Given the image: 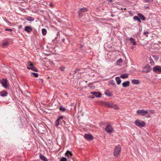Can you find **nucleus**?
<instances>
[{
    "mask_svg": "<svg viewBox=\"0 0 161 161\" xmlns=\"http://www.w3.org/2000/svg\"><path fill=\"white\" fill-rule=\"evenodd\" d=\"M126 9V8H124V9H125V10Z\"/></svg>",
    "mask_w": 161,
    "mask_h": 161,
    "instance_id": "55",
    "label": "nucleus"
},
{
    "mask_svg": "<svg viewBox=\"0 0 161 161\" xmlns=\"http://www.w3.org/2000/svg\"><path fill=\"white\" fill-rule=\"evenodd\" d=\"M151 70L150 66L149 65L147 64L143 68L142 72L143 73H147L150 72Z\"/></svg>",
    "mask_w": 161,
    "mask_h": 161,
    "instance_id": "6",
    "label": "nucleus"
},
{
    "mask_svg": "<svg viewBox=\"0 0 161 161\" xmlns=\"http://www.w3.org/2000/svg\"><path fill=\"white\" fill-rule=\"evenodd\" d=\"M120 77L122 79L126 78L128 77V75L127 73L121 74L120 75Z\"/></svg>",
    "mask_w": 161,
    "mask_h": 161,
    "instance_id": "20",
    "label": "nucleus"
},
{
    "mask_svg": "<svg viewBox=\"0 0 161 161\" xmlns=\"http://www.w3.org/2000/svg\"><path fill=\"white\" fill-rule=\"evenodd\" d=\"M8 92L4 91H3L1 92V95L2 97L6 96L7 95Z\"/></svg>",
    "mask_w": 161,
    "mask_h": 161,
    "instance_id": "22",
    "label": "nucleus"
},
{
    "mask_svg": "<svg viewBox=\"0 0 161 161\" xmlns=\"http://www.w3.org/2000/svg\"><path fill=\"white\" fill-rule=\"evenodd\" d=\"M50 5L52 7L53 6V5L51 3L50 4Z\"/></svg>",
    "mask_w": 161,
    "mask_h": 161,
    "instance_id": "49",
    "label": "nucleus"
},
{
    "mask_svg": "<svg viewBox=\"0 0 161 161\" xmlns=\"http://www.w3.org/2000/svg\"><path fill=\"white\" fill-rule=\"evenodd\" d=\"M150 64L152 65H154V62L153 61V60L151 58V59H150Z\"/></svg>",
    "mask_w": 161,
    "mask_h": 161,
    "instance_id": "35",
    "label": "nucleus"
},
{
    "mask_svg": "<svg viewBox=\"0 0 161 161\" xmlns=\"http://www.w3.org/2000/svg\"><path fill=\"white\" fill-rule=\"evenodd\" d=\"M8 81L6 79H3L2 81H1V84L3 87L5 88H8L7 86Z\"/></svg>",
    "mask_w": 161,
    "mask_h": 161,
    "instance_id": "10",
    "label": "nucleus"
},
{
    "mask_svg": "<svg viewBox=\"0 0 161 161\" xmlns=\"http://www.w3.org/2000/svg\"><path fill=\"white\" fill-rule=\"evenodd\" d=\"M105 94L106 95L108 96V97H111L112 96L111 94L108 92L106 91Z\"/></svg>",
    "mask_w": 161,
    "mask_h": 161,
    "instance_id": "29",
    "label": "nucleus"
},
{
    "mask_svg": "<svg viewBox=\"0 0 161 161\" xmlns=\"http://www.w3.org/2000/svg\"><path fill=\"white\" fill-rule=\"evenodd\" d=\"M32 30V28L30 26H27L25 27V31L28 33L31 32Z\"/></svg>",
    "mask_w": 161,
    "mask_h": 161,
    "instance_id": "14",
    "label": "nucleus"
},
{
    "mask_svg": "<svg viewBox=\"0 0 161 161\" xmlns=\"http://www.w3.org/2000/svg\"><path fill=\"white\" fill-rule=\"evenodd\" d=\"M89 98H94V97H93V96L90 97H89Z\"/></svg>",
    "mask_w": 161,
    "mask_h": 161,
    "instance_id": "48",
    "label": "nucleus"
},
{
    "mask_svg": "<svg viewBox=\"0 0 161 161\" xmlns=\"http://www.w3.org/2000/svg\"><path fill=\"white\" fill-rule=\"evenodd\" d=\"M135 124L139 127H144L145 125V123L144 121L139 120H136L135 121Z\"/></svg>",
    "mask_w": 161,
    "mask_h": 161,
    "instance_id": "4",
    "label": "nucleus"
},
{
    "mask_svg": "<svg viewBox=\"0 0 161 161\" xmlns=\"http://www.w3.org/2000/svg\"><path fill=\"white\" fill-rule=\"evenodd\" d=\"M106 0L109 3H110L112 2V0Z\"/></svg>",
    "mask_w": 161,
    "mask_h": 161,
    "instance_id": "43",
    "label": "nucleus"
},
{
    "mask_svg": "<svg viewBox=\"0 0 161 161\" xmlns=\"http://www.w3.org/2000/svg\"><path fill=\"white\" fill-rule=\"evenodd\" d=\"M31 75H33V77H38V74L36 73L32 72L31 73Z\"/></svg>",
    "mask_w": 161,
    "mask_h": 161,
    "instance_id": "28",
    "label": "nucleus"
},
{
    "mask_svg": "<svg viewBox=\"0 0 161 161\" xmlns=\"http://www.w3.org/2000/svg\"><path fill=\"white\" fill-rule=\"evenodd\" d=\"M137 15L139 16L140 19L142 20H145V18L143 15L140 13L137 14Z\"/></svg>",
    "mask_w": 161,
    "mask_h": 161,
    "instance_id": "21",
    "label": "nucleus"
},
{
    "mask_svg": "<svg viewBox=\"0 0 161 161\" xmlns=\"http://www.w3.org/2000/svg\"><path fill=\"white\" fill-rule=\"evenodd\" d=\"M129 40L131 43H132L133 45H136V42L135 41L134 39L132 38H130Z\"/></svg>",
    "mask_w": 161,
    "mask_h": 161,
    "instance_id": "23",
    "label": "nucleus"
},
{
    "mask_svg": "<svg viewBox=\"0 0 161 161\" xmlns=\"http://www.w3.org/2000/svg\"><path fill=\"white\" fill-rule=\"evenodd\" d=\"M8 44V42H3V47H5L7 46Z\"/></svg>",
    "mask_w": 161,
    "mask_h": 161,
    "instance_id": "33",
    "label": "nucleus"
},
{
    "mask_svg": "<svg viewBox=\"0 0 161 161\" xmlns=\"http://www.w3.org/2000/svg\"><path fill=\"white\" fill-rule=\"evenodd\" d=\"M25 19L28 21H32L34 20V18L31 16H27L25 18Z\"/></svg>",
    "mask_w": 161,
    "mask_h": 161,
    "instance_id": "17",
    "label": "nucleus"
},
{
    "mask_svg": "<svg viewBox=\"0 0 161 161\" xmlns=\"http://www.w3.org/2000/svg\"><path fill=\"white\" fill-rule=\"evenodd\" d=\"M153 57L154 59L156 60H158L159 58V57L158 56H153Z\"/></svg>",
    "mask_w": 161,
    "mask_h": 161,
    "instance_id": "36",
    "label": "nucleus"
},
{
    "mask_svg": "<svg viewBox=\"0 0 161 161\" xmlns=\"http://www.w3.org/2000/svg\"><path fill=\"white\" fill-rule=\"evenodd\" d=\"M5 31H12V30L9 28H6L5 29Z\"/></svg>",
    "mask_w": 161,
    "mask_h": 161,
    "instance_id": "37",
    "label": "nucleus"
},
{
    "mask_svg": "<svg viewBox=\"0 0 161 161\" xmlns=\"http://www.w3.org/2000/svg\"><path fill=\"white\" fill-rule=\"evenodd\" d=\"M59 109L62 112H64L65 111V108L62 106L60 107Z\"/></svg>",
    "mask_w": 161,
    "mask_h": 161,
    "instance_id": "30",
    "label": "nucleus"
},
{
    "mask_svg": "<svg viewBox=\"0 0 161 161\" xmlns=\"http://www.w3.org/2000/svg\"><path fill=\"white\" fill-rule=\"evenodd\" d=\"M65 41V39H63L62 40V41L64 42Z\"/></svg>",
    "mask_w": 161,
    "mask_h": 161,
    "instance_id": "50",
    "label": "nucleus"
},
{
    "mask_svg": "<svg viewBox=\"0 0 161 161\" xmlns=\"http://www.w3.org/2000/svg\"><path fill=\"white\" fill-rule=\"evenodd\" d=\"M102 105L106 107L112 108L115 110H118L119 109V107L116 104L113 103L103 101L102 102Z\"/></svg>",
    "mask_w": 161,
    "mask_h": 161,
    "instance_id": "1",
    "label": "nucleus"
},
{
    "mask_svg": "<svg viewBox=\"0 0 161 161\" xmlns=\"http://www.w3.org/2000/svg\"><path fill=\"white\" fill-rule=\"evenodd\" d=\"M88 86L90 87V88H91V86H90V85H88Z\"/></svg>",
    "mask_w": 161,
    "mask_h": 161,
    "instance_id": "51",
    "label": "nucleus"
},
{
    "mask_svg": "<svg viewBox=\"0 0 161 161\" xmlns=\"http://www.w3.org/2000/svg\"><path fill=\"white\" fill-rule=\"evenodd\" d=\"M22 26L21 25H19V29H21V28H22Z\"/></svg>",
    "mask_w": 161,
    "mask_h": 161,
    "instance_id": "47",
    "label": "nucleus"
},
{
    "mask_svg": "<svg viewBox=\"0 0 161 161\" xmlns=\"http://www.w3.org/2000/svg\"><path fill=\"white\" fill-rule=\"evenodd\" d=\"M131 82L132 84L135 85L138 84L140 83V82L138 80L133 79L132 80Z\"/></svg>",
    "mask_w": 161,
    "mask_h": 161,
    "instance_id": "19",
    "label": "nucleus"
},
{
    "mask_svg": "<svg viewBox=\"0 0 161 161\" xmlns=\"http://www.w3.org/2000/svg\"><path fill=\"white\" fill-rule=\"evenodd\" d=\"M39 157L43 161H48L47 158L42 154L39 155Z\"/></svg>",
    "mask_w": 161,
    "mask_h": 161,
    "instance_id": "18",
    "label": "nucleus"
},
{
    "mask_svg": "<svg viewBox=\"0 0 161 161\" xmlns=\"http://www.w3.org/2000/svg\"><path fill=\"white\" fill-rule=\"evenodd\" d=\"M64 117L63 116H60L57 119L55 122V126H58L59 123L63 126H65L66 125V122L63 119Z\"/></svg>",
    "mask_w": 161,
    "mask_h": 161,
    "instance_id": "2",
    "label": "nucleus"
},
{
    "mask_svg": "<svg viewBox=\"0 0 161 161\" xmlns=\"http://www.w3.org/2000/svg\"><path fill=\"white\" fill-rule=\"evenodd\" d=\"M153 71L156 73L160 74L161 73V66L158 65L156 66L153 68Z\"/></svg>",
    "mask_w": 161,
    "mask_h": 161,
    "instance_id": "5",
    "label": "nucleus"
},
{
    "mask_svg": "<svg viewBox=\"0 0 161 161\" xmlns=\"http://www.w3.org/2000/svg\"><path fill=\"white\" fill-rule=\"evenodd\" d=\"M72 155L73 154L72 153V152L68 150L65 153V156L69 159L71 158Z\"/></svg>",
    "mask_w": 161,
    "mask_h": 161,
    "instance_id": "13",
    "label": "nucleus"
},
{
    "mask_svg": "<svg viewBox=\"0 0 161 161\" xmlns=\"http://www.w3.org/2000/svg\"><path fill=\"white\" fill-rule=\"evenodd\" d=\"M115 80L118 85H119L121 82V80L119 77H116L115 78Z\"/></svg>",
    "mask_w": 161,
    "mask_h": 161,
    "instance_id": "24",
    "label": "nucleus"
},
{
    "mask_svg": "<svg viewBox=\"0 0 161 161\" xmlns=\"http://www.w3.org/2000/svg\"><path fill=\"white\" fill-rule=\"evenodd\" d=\"M91 93L97 97H100L101 96V94L98 92H91Z\"/></svg>",
    "mask_w": 161,
    "mask_h": 161,
    "instance_id": "12",
    "label": "nucleus"
},
{
    "mask_svg": "<svg viewBox=\"0 0 161 161\" xmlns=\"http://www.w3.org/2000/svg\"><path fill=\"white\" fill-rule=\"evenodd\" d=\"M133 19L135 20H137L139 23H141V22L140 19L137 16H134L133 17Z\"/></svg>",
    "mask_w": 161,
    "mask_h": 161,
    "instance_id": "25",
    "label": "nucleus"
},
{
    "mask_svg": "<svg viewBox=\"0 0 161 161\" xmlns=\"http://www.w3.org/2000/svg\"><path fill=\"white\" fill-rule=\"evenodd\" d=\"M149 112L151 114H153L154 113V110H151L149 111Z\"/></svg>",
    "mask_w": 161,
    "mask_h": 161,
    "instance_id": "40",
    "label": "nucleus"
},
{
    "mask_svg": "<svg viewBox=\"0 0 161 161\" xmlns=\"http://www.w3.org/2000/svg\"><path fill=\"white\" fill-rule=\"evenodd\" d=\"M144 8L145 9H149V7L148 6H145Z\"/></svg>",
    "mask_w": 161,
    "mask_h": 161,
    "instance_id": "44",
    "label": "nucleus"
},
{
    "mask_svg": "<svg viewBox=\"0 0 161 161\" xmlns=\"http://www.w3.org/2000/svg\"><path fill=\"white\" fill-rule=\"evenodd\" d=\"M31 69L34 71H35V72L38 71L37 69L34 66H33L32 67V68H31Z\"/></svg>",
    "mask_w": 161,
    "mask_h": 161,
    "instance_id": "31",
    "label": "nucleus"
},
{
    "mask_svg": "<svg viewBox=\"0 0 161 161\" xmlns=\"http://www.w3.org/2000/svg\"><path fill=\"white\" fill-rule=\"evenodd\" d=\"M129 85L130 82L129 81L124 82L122 84L123 86L124 87H126L128 86Z\"/></svg>",
    "mask_w": 161,
    "mask_h": 161,
    "instance_id": "16",
    "label": "nucleus"
},
{
    "mask_svg": "<svg viewBox=\"0 0 161 161\" xmlns=\"http://www.w3.org/2000/svg\"><path fill=\"white\" fill-rule=\"evenodd\" d=\"M110 84L111 85H113L115 84L114 81L113 80H111L110 81Z\"/></svg>",
    "mask_w": 161,
    "mask_h": 161,
    "instance_id": "32",
    "label": "nucleus"
},
{
    "mask_svg": "<svg viewBox=\"0 0 161 161\" xmlns=\"http://www.w3.org/2000/svg\"><path fill=\"white\" fill-rule=\"evenodd\" d=\"M121 150V147L120 145L116 146L114 149V154L115 157L118 156Z\"/></svg>",
    "mask_w": 161,
    "mask_h": 161,
    "instance_id": "3",
    "label": "nucleus"
},
{
    "mask_svg": "<svg viewBox=\"0 0 161 161\" xmlns=\"http://www.w3.org/2000/svg\"><path fill=\"white\" fill-rule=\"evenodd\" d=\"M122 62V60L121 58H120L117 60L116 62V64L118 65H119Z\"/></svg>",
    "mask_w": 161,
    "mask_h": 161,
    "instance_id": "26",
    "label": "nucleus"
},
{
    "mask_svg": "<svg viewBox=\"0 0 161 161\" xmlns=\"http://www.w3.org/2000/svg\"><path fill=\"white\" fill-rule=\"evenodd\" d=\"M128 12L130 14H132V12L130 11H129Z\"/></svg>",
    "mask_w": 161,
    "mask_h": 161,
    "instance_id": "46",
    "label": "nucleus"
},
{
    "mask_svg": "<svg viewBox=\"0 0 161 161\" xmlns=\"http://www.w3.org/2000/svg\"><path fill=\"white\" fill-rule=\"evenodd\" d=\"M65 68L64 67H61L59 68V69L61 71H63L64 69Z\"/></svg>",
    "mask_w": 161,
    "mask_h": 161,
    "instance_id": "41",
    "label": "nucleus"
},
{
    "mask_svg": "<svg viewBox=\"0 0 161 161\" xmlns=\"http://www.w3.org/2000/svg\"><path fill=\"white\" fill-rule=\"evenodd\" d=\"M60 161H67V159L66 158L63 157L61 159Z\"/></svg>",
    "mask_w": 161,
    "mask_h": 161,
    "instance_id": "34",
    "label": "nucleus"
},
{
    "mask_svg": "<svg viewBox=\"0 0 161 161\" xmlns=\"http://www.w3.org/2000/svg\"><path fill=\"white\" fill-rule=\"evenodd\" d=\"M27 68L29 69H31V68L34 66L32 63L30 61L27 63Z\"/></svg>",
    "mask_w": 161,
    "mask_h": 161,
    "instance_id": "15",
    "label": "nucleus"
},
{
    "mask_svg": "<svg viewBox=\"0 0 161 161\" xmlns=\"http://www.w3.org/2000/svg\"><path fill=\"white\" fill-rule=\"evenodd\" d=\"M150 116H148L147 117H149V118H150Z\"/></svg>",
    "mask_w": 161,
    "mask_h": 161,
    "instance_id": "54",
    "label": "nucleus"
},
{
    "mask_svg": "<svg viewBox=\"0 0 161 161\" xmlns=\"http://www.w3.org/2000/svg\"><path fill=\"white\" fill-rule=\"evenodd\" d=\"M59 32H58L57 33V35H59Z\"/></svg>",
    "mask_w": 161,
    "mask_h": 161,
    "instance_id": "53",
    "label": "nucleus"
},
{
    "mask_svg": "<svg viewBox=\"0 0 161 161\" xmlns=\"http://www.w3.org/2000/svg\"><path fill=\"white\" fill-rule=\"evenodd\" d=\"M145 3H148L149 2V0H145Z\"/></svg>",
    "mask_w": 161,
    "mask_h": 161,
    "instance_id": "45",
    "label": "nucleus"
},
{
    "mask_svg": "<svg viewBox=\"0 0 161 161\" xmlns=\"http://www.w3.org/2000/svg\"><path fill=\"white\" fill-rule=\"evenodd\" d=\"M43 80L42 79H40L39 82L40 83H43Z\"/></svg>",
    "mask_w": 161,
    "mask_h": 161,
    "instance_id": "42",
    "label": "nucleus"
},
{
    "mask_svg": "<svg viewBox=\"0 0 161 161\" xmlns=\"http://www.w3.org/2000/svg\"><path fill=\"white\" fill-rule=\"evenodd\" d=\"M148 111L147 110H144L143 109L139 110H137L136 113L138 114H140L142 116H144L148 113Z\"/></svg>",
    "mask_w": 161,
    "mask_h": 161,
    "instance_id": "7",
    "label": "nucleus"
},
{
    "mask_svg": "<svg viewBox=\"0 0 161 161\" xmlns=\"http://www.w3.org/2000/svg\"><path fill=\"white\" fill-rule=\"evenodd\" d=\"M149 33V32L148 31H144L143 32V34L144 35H147V34Z\"/></svg>",
    "mask_w": 161,
    "mask_h": 161,
    "instance_id": "39",
    "label": "nucleus"
},
{
    "mask_svg": "<svg viewBox=\"0 0 161 161\" xmlns=\"http://www.w3.org/2000/svg\"><path fill=\"white\" fill-rule=\"evenodd\" d=\"M80 70V69H76L74 71V73L75 74L77 72L79 71Z\"/></svg>",
    "mask_w": 161,
    "mask_h": 161,
    "instance_id": "38",
    "label": "nucleus"
},
{
    "mask_svg": "<svg viewBox=\"0 0 161 161\" xmlns=\"http://www.w3.org/2000/svg\"><path fill=\"white\" fill-rule=\"evenodd\" d=\"M88 10V9L85 8H81L80 9V10L79 11V16L80 17L82 16V13L83 12H86Z\"/></svg>",
    "mask_w": 161,
    "mask_h": 161,
    "instance_id": "9",
    "label": "nucleus"
},
{
    "mask_svg": "<svg viewBox=\"0 0 161 161\" xmlns=\"http://www.w3.org/2000/svg\"><path fill=\"white\" fill-rule=\"evenodd\" d=\"M111 16H112V17H113V16H114V15H113V14H111Z\"/></svg>",
    "mask_w": 161,
    "mask_h": 161,
    "instance_id": "52",
    "label": "nucleus"
},
{
    "mask_svg": "<svg viewBox=\"0 0 161 161\" xmlns=\"http://www.w3.org/2000/svg\"><path fill=\"white\" fill-rule=\"evenodd\" d=\"M84 137L86 139L90 140H92L93 138L92 136L90 134H85Z\"/></svg>",
    "mask_w": 161,
    "mask_h": 161,
    "instance_id": "11",
    "label": "nucleus"
},
{
    "mask_svg": "<svg viewBox=\"0 0 161 161\" xmlns=\"http://www.w3.org/2000/svg\"><path fill=\"white\" fill-rule=\"evenodd\" d=\"M47 30L43 28L42 30V33L43 35H45L47 34Z\"/></svg>",
    "mask_w": 161,
    "mask_h": 161,
    "instance_id": "27",
    "label": "nucleus"
},
{
    "mask_svg": "<svg viewBox=\"0 0 161 161\" xmlns=\"http://www.w3.org/2000/svg\"><path fill=\"white\" fill-rule=\"evenodd\" d=\"M105 130L107 132L111 133L113 131V129L111 125H108L106 126Z\"/></svg>",
    "mask_w": 161,
    "mask_h": 161,
    "instance_id": "8",
    "label": "nucleus"
}]
</instances>
